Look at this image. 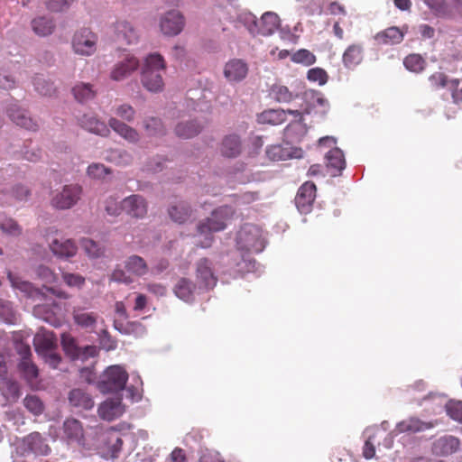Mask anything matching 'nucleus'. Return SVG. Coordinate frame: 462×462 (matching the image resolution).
Listing matches in <instances>:
<instances>
[{
	"label": "nucleus",
	"mask_w": 462,
	"mask_h": 462,
	"mask_svg": "<svg viewBox=\"0 0 462 462\" xmlns=\"http://www.w3.org/2000/svg\"><path fill=\"white\" fill-rule=\"evenodd\" d=\"M140 82L142 87L152 94L164 90L163 75L167 70L166 60L158 52H152L143 58L140 64Z\"/></svg>",
	"instance_id": "obj_1"
},
{
	"label": "nucleus",
	"mask_w": 462,
	"mask_h": 462,
	"mask_svg": "<svg viewBox=\"0 0 462 462\" xmlns=\"http://www.w3.org/2000/svg\"><path fill=\"white\" fill-rule=\"evenodd\" d=\"M233 216L234 210L228 206L214 210L210 217L199 224L196 243L202 248L209 247L213 242L212 233L225 229Z\"/></svg>",
	"instance_id": "obj_2"
},
{
	"label": "nucleus",
	"mask_w": 462,
	"mask_h": 462,
	"mask_svg": "<svg viewBox=\"0 0 462 462\" xmlns=\"http://www.w3.org/2000/svg\"><path fill=\"white\" fill-rule=\"evenodd\" d=\"M239 250L249 253H260L265 245L262 230L254 225L246 224L241 227L236 236Z\"/></svg>",
	"instance_id": "obj_3"
},
{
	"label": "nucleus",
	"mask_w": 462,
	"mask_h": 462,
	"mask_svg": "<svg viewBox=\"0 0 462 462\" xmlns=\"http://www.w3.org/2000/svg\"><path fill=\"white\" fill-rule=\"evenodd\" d=\"M127 380V372L122 366L115 365L107 367L103 372L97 387L103 393L118 392L125 388Z\"/></svg>",
	"instance_id": "obj_4"
},
{
	"label": "nucleus",
	"mask_w": 462,
	"mask_h": 462,
	"mask_svg": "<svg viewBox=\"0 0 462 462\" xmlns=\"http://www.w3.org/2000/svg\"><path fill=\"white\" fill-rule=\"evenodd\" d=\"M83 189L79 184H68L55 189L51 198V205L60 210L73 208L80 200Z\"/></svg>",
	"instance_id": "obj_5"
},
{
	"label": "nucleus",
	"mask_w": 462,
	"mask_h": 462,
	"mask_svg": "<svg viewBox=\"0 0 462 462\" xmlns=\"http://www.w3.org/2000/svg\"><path fill=\"white\" fill-rule=\"evenodd\" d=\"M98 37L91 30L82 28L75 32L71 39V48L75 54L89 57L97 51Z\"/></svg>",
	"instance_id": "obj_6"
},
{
	"label": "nucleus",
	"mask_w": 462,
	"mask_h": 462,
	"mask_svg": "<svg viewBox=\"0 0 462 462\" xmlns=\"http://www.w3.org/2000/svg\"><path fill=\"white\" fill-rule=\"evenodd\" d=\"M140 64L141 61L136 56L126 54L111 67L109 79L115 82L126 80L139 69Z\"/></svg>",
	"instance_id": "obj_7"
},
{
	"label": "nucleus",
	"mask_w": 462,
	"mask_h": 462,
	"mask_svg": "<svg viewBox=\"0 0 462 462\" xmlns=\"http://www.w3.org/2000/svg\"><path fill=\"white\" fill-rule=\"evenodd\" d=\"M62 439L68 444H76L80 447H89L91 442L83 428L81 421L74 418H68L62 426Z\"/></svg>",
	"instance_id": "obj_8"
},
{
	"label": "nucleus",
	"mask_w": 462,
	"mask_h": 462,
	"mask_svg": "<svg viewBox=\"0 0 462 462\" xmlns=\"http://www.w3.org/2000/svg\"><path fill=\"white\" fill-rule=\"evenodd\" d=\"M185 18L177 10H171L162 14L159 18L161 32L167 37L179 35L184 29Z\"/></svg>",
	"instance_id": "obj_9"
},
{
	"label": "nucleus",
	"mask_w": 462,
	"mask_h": 462,
	"mask_svg": "<svg viewBox=\"0 0 462 462\" xmlns=\"http://www.w3.org/2000/svg\"><path fill=\"white\" fill-rule=\"evenodd\" d=\"M115 40L122 45H133L139 42L137 29L127 20L120 19L112 25Z\"/></svg>",
	"instance_id": "obj_10"
},
{
	"label": "nucleus",
	"mask_w": 462,
	"mask_h": 462,
	"mask_svg": "<svg viewBox=\"0 0 462 462\" xmlns=\"http://www.w3.org/2000/svg\"><path fill=\"white\" fill-rule=\"evenodd\" d=\"M423 401H431L433 402L432 412L438 413L439 410L444 405L448 415L454 420L462 422V402L451 400L446 402L443 394H430Z\"/></svg>",
	"instance_id": "obj_11"
},
{
	"label": "nucleus",
	"mask_w": 462,
	"mask_h": 462,
	"mask_svg": "<svg viewBox=\"0 0 462 462\" xmlns=\"http://www.w3.org/2000/svg\"><path fill=\"white\" fill-rule=\"evenodd\" d=\"M304 99L306 101V106L302 110V115H315L324 116L329 110V103L320 92L309 90L304 94Z\"/></svg>",
	"instance_id": "obj_12"
},
{
	"label": "nucleus",
	"mask_w": 462,
	"mask_h": 462,
	"mask_svg": "<svg viewBox=\"0 0 462 462\" xmlns=\"http://www.w3.org/2000/svg\"><path fill=\"white\" fill-rule=\"evenodd\" d=\"M122 206L124 213L132 218L142 219L148 212V203L139 194H133L123 199Z\"/></svg>",
	"instance_id": "obj_13"
},
{
	"label": "nucleus",
	"mask_w": 462,
	"mask_h": 462,
	"mask_svg": "<svg viewBox=\"0 0 462 462\" xmlns=\"http://www.w3.org/2000/svg\"><path fill=\"white\" fill-rule=\"evenodd\" d=\"M9 118L18 126L29 131H37L39 129V122L31 116L29 112L21 107L18 104H12L7 108Z\"/></svg>",
	"instance_id": "obj_14"
},
{
	"label": "nucleus",
	"mask_w": 462,
	"mask_h": 462,
	"mask_svg": "<svg viewBox=\"0 0 462 462\" xmlns=\"http://www.w3.org/2000/svg\"><path fill=\"white\" fill-rule=\"evenodd\" d=\"M125 412L121 397L107 398L97 408L98 416L107 421L120 418Z\"/></svg>",
	"instance_id": "obj_15"
},
{
	"label": "nucleus",
	"mask_w": 462,
	"mask_h": 462,
	"mask_svg": "<svg viewBox=\"0 0 462 462\" xmlns=\"http://www.w3.org/2000/svg\"><path fill=\"white\" fill-rule=\"evenodd\" d=\"M61 345L65 353L72 359H84L97 355L96 346H88L84 348H79L74 337L69 334H62Z\"/></svg>",
	"instance_id": "obj_16"
},
{
	"label": "nucleus",
	"mask_w": 462,
	"mask_h": 462,
	"mask_svg": "<svg viewBox=\"0 0 462 462\" xmlns=\"http://www.w3.org/2000/svg\"><path fill=\"white\" fill-rule=\"evenodd\" d=\"M196 279L199 290H208L217 283V278L208 259H200L196 264Z\"/></svg>",
	"instance_id": "obj_17"
},
{
	"label": "nucleus",
	"mask_w": 462,
	"mask_h": 462,
	"mask_svg": "<svg viewBox=\"0 0 462 462\" xmlns=\"http://www.w3.org/2000/svg\"><path fill=\"white\" fill-rule=\"evenodd\" d=\"M316 197V186L314 183L307 181L303 183L298 190L295 198V203L299 211L307 214L310 211L312 203Z\"/></svg>",
	"instance_id": "obj_18"
},
{
	"label": "nucleus",
	"mask_w": 462,
	"mask_h": 462,
	"mask_svg": "<svg viewBox=\"0 0 462 462\" xmlns=\"http://www.w3.org/2000/svg\"><path fill=\"white\" fill-rule=\"evenodd\" d=\"M460 447V440L452 435H444L437 439L431 447V451L438 457H448L456 453Z\"/></svg>",
	"instance_id": "obj_19"
},
{
	"label": "nucleus",
	"mask_w": 462,
	"mask_h": 462,
	"mask_svg": "<svg viewBox=\"0 0 462 462\" xmlns=\"http://www.w3.org/2000/svg\"><path fill=\"white\" fill-rule=\"evenodd\" d=\"M438 425L437 420L425 421L417 417H410L400 421L395 430L398 433H418L430 430Z\"/></svg>",
	"instance_id": "obj_20"
},
{
	"label": "nucleus",
	"mask_w": 462,
	"mask_h": 462,
	"mask_svg": "<svg viewBox=\"0 0 462 462\" xmlns=\"http://www.w3.org/2000/svg\"><path fill=\"white\" fill-rule=\"evenodd\" d=\"M51 253L60 258L69 259L76 255L78 247L71 239H53L49 243Z\"/></svg>",
	"instance_id": "obj_21"
},
{
	"label": "nucleus",
	"mask_w": 462,
	"mask_h": 462,
	"mask_svg": "<svg viewBox=\"0 0 462 462\" xmlns=\"http://www.w3.org/2000/svg\"><path fill=\"white\" fill-rule=\"evenodd\" d=\"M248 73L247 64L242 60H231L224 68V75L230 82H238L243 80Z\"/></svg>",
	"instance_id": "obj_22"
},
{
	"label": "nucleus",
	"mask_w": 462,
	"mask_h": 462,
	"mask_svg": "<svg viewBox=\"0 0 462 462\" xmlns=\"http://www.w3.org/2000/svg\"><path fill=\"white\" fill-rule=\"evenodd\" d=\"M108 125L114 132L128 143H137L140 141V134L137 130L116 117H111L108 120Z\"/></svg>",
	"instance_id": "obj_23"
},
{
	"label": "nucleus",
	"mask_w": 462,
	"mask_h": 462,
	"mask_svg": "<svg viewBox=\"0 0 462 462\" xmlns=\"http://www.w3.org/2000/svg\"><path fill=\"white\" fill-rule=\"evenodd\" d=\"M61 308L58 304H38L33 308V314L35 317L43 319L44 321L58 326L60 319L58 315L60 313Z\"/></svg>",
	"instance_id": "obj_24"
},
{
	"label": "nucleus",
	"mask_w": 462,
	"mask_h": 462,
	"mask_svg": "<svg viewBox=\"0 0 462 462\" xmlns=\"http://www.w3.org/2000/svg\"><path fill=\"white\" fill-rule=\"evenodd\" d=\"M293 117L295 120L288 125L284 132V136L290 143L301 141L307 134V126L302 122V113L300 111V116H293Z\"/></svg>",
	"instance_id": "obj_25"
},
{
	"label": "nucleus",
	"mask_w": 462,
	"mask_h": 462,
	"mask_svg": "<svg viewBox=\"0 0 462 462\" xmlns=\"http://www.w3.org/2000/svg\"><path fill=\"white\" fill-rule=\"evenodd\" d=\"M80 125L87 131L101 136H107L110 133L108 126L96 116L86 114L79 119Z\"/></svg>",
	"instance_id": "obj_26"
},
{
	"label": "nucleus",
	"mask_w": 462,
	"mask_h": 462,
	"mask_svg": "<svg viewBox=\"0 0 462 462\" xmlns=\"http://www.w3.org/2000/svg\"><path fill=\"white\" fill-rule=\"evenodd\" d=\"M287 115L300 116L299 110L271 109L263 112L259 116V121L263 124L280 125L286 120Z\"/></svg>",
	"instance_id": "obj_27"
},
{
	"label": "nucleus",
	"mask_w": 462,
	"mask_h": 462,
	"mask_svg": "<svg viewBox=\"0 0 462 462\" xmlns=\"http://www.w3.org/2000/svg\"><path fill=\"white\" fill-rule=\"evenodd\" d=\"M280 26V18L273 12L264 13L258 21L257 35H272Z\"/></svg>",
	"instance_id": "obj_28"
},
{
	"label": "nucleus",
	"mask_w": 462,
	"mask_h": 462,
	"mask_svg": "<svg viewBox=\"0 0 462 462\" xmlns=\"http://www.w3.org/2000/svg\"><path fill=\"white\" fill-rule=\"evenodd\" d=\"M33 344L39 354L52 350L56 344V338L51 331L40 329L33 338Z\"/></svg>",
	"instance_id": "obj_29"
},
{
	"label": "nucleus",
	"mask_w": 462,
	"mask_h": 462,
	"mask_svg": "<svg viewBox=\"0 0 462 462\" xmlns=\"http://www.w3.org/2000/svg\"><path fill=\"white\" fill-rule=\"evenodd\" d=\"M203 128V125L197 120L181 121L175 126L177 136L189 139L198 135Z\"/></svg>",
	"instance_id": "obj_30"
},
{
	"label": "nucleus",
	"mask_w": 462,
	"mask_h": 462,
	"mask_svg": "<svg viewBox=\"0 0 462 462\" xmlns=\"http://www.w3.org/2000/svg\"><path fill=\"white\" fill-rule=\"evenodd\" d=\"M103 441L104 455L107 457H116L122 447V439L118 434L114 431L106 432L103 436Z\"/></svg>",
	"instance_id": "obj_31"
},
{
	"label": "nucleus",
	"mask_w": 462,
	"mask_h": 462,
	"mask_svg": "<svg viewBox=\"0 0 462 462\" xmlns=\"http://www.w3.org/2000/svg\"><path fill=\"white\" fill-rule=\"evenodd\" d=\"M364 48L360 44L349 45L343 53L342 60L347 69H353L361 63Z\"/></svg>",
	"instance_id": "obj_32"
},
{
	"label": "nucleus",
	"mask_w": 462,
	"mask_h": 462,
	"mask_svg": "<svg viewBox=\"0 0 462 462\" xmlns=\"http://www.w3.org/2000/svg\"><path fill=\"white\" fill-rule=\"evenodd\" d=\"M31 27L36 35L40 37H46L52 34L55 30V23L51 18L38 16L32 20Z\"/></svg>",
	"instance_id": "obj_33"
},
{
	"label": "nucleus",
	"mask_w": 462,
	"mask_h": 462,
	"mask_svg": "<svg viewBox=\"0 0 462 462\" xmlns=\"http://www.w3.org/2000/svg\"><path fill=\"white\" fill-rule=\"evenodd\" d=\"M69 403L77 408L90 410L94 406L91 396L81 389H73L69 395Z\"/></svg>",
	"instance_id": "obj_34"
},
{
	"label": "nucleus",
	"mask_w": 462,
	"mask_h": 462,
	"mask_svg": "<svg viewBox=\"0 0 462 462\" xmlns=\"http://www.w3.org/2000/svg\"><path fill=\"white\" fill-rule=\"evenodd\" d=\"M197 287L192 284V282L186 278H181L178 281L174 287L175 295L184 300V301H191L194 299V295L196 293Z\"/></svg>",
	"instance_id": "obj_35"
},
{
	"label": "nucleus",
	"mask_w": 462,
	"mask_h": 462,
	"mask_svg": "<svg viewBox=\"0 0 462 462\" xmlns=\"http://www.w3.org/2000/svg\"><path fill=\"white\" fill-rule=\"evenodd\" d=\"M403 32L398 27H390L378 32L374 40L378 44H397L403 39Z\"/></svg>",
	"instance_id": "obj_36"
},
{
	"label": "nucleus",
	"mask_w": 462,
	"mask_h": 462,
	"mask_svg": "<svg viewBox=\"0 0 462 462\" xmlns=\"http://www.w3.org/2000/svg\"><path fill=\"white\" fill-rule=\"evenodd\" d=\"M327 167L332 171V174L336 175L345 168V158L343 152L334 147L326 154Z\"/></svg>",
	"instance_id": "obj_37"
},
{
	"label": "nucleus",
	"mask_w": 462,
	"mask_h": 462,
	"mask_svg": "<svg viewBox=\"0 0 462 462\" xmlns=\"http://www.w3.org/2000/svg\"><path fill=\"white\" fill-rule=\"evenodd\" d=\"M104 158L106 161L118 166H127L133 161L131 153L124 149H110L106 152Z\"/></svg>",
	"instance_id": "obj_38"
},
{
	"label": "nucleus",
	"mask_w": 462,
	"mask_h": 462,
	"mask_svg": "<svg viewBox=\"0 0 462 462\" xmlns=\"http://www.w3.org/2000/svg\"><path fill=\"white\" fill-rule=\"evenodd\" d=\"M126 271L135 276H143L148 273V265L146 262L138 255L129 256L125 263Z\"/></svg>",
	"instance_id": "obj_39"
},
{
	"label": "nucleus",
	"mask_w": 462,
	"mask_h": 462,
	"mask_svg": "<svg viewBox=\"0 0 462 462\" xmlns=\"http://www.w3.org/2000/svg\"><path fill=\"white\" fill-rule=\"evenodd\" d=\"M191 208L186 202H179L169 208L170 217L176 223H184L191 216Z\"/></svg>",
	"instance_id": "obj_40"
},
{
	"label": "nucleus",
	"mask_w": 462,
	"mask_h": 462,
	"mask_svg": "<svg viewBox=\"0 0 462 462\" xmlns=\"http://www.w3.org/2000/svg\"><path fill=\"white\" fill-rule=\"evenodd\" d=\"M72 94L77 101L85 103L95 97L96 91L91 84L79 82L73 87Z\"/></svg>",
	"instance_id": "obj_41"
},
{
	"label": "nucleus",
	"mask_w": 462,
	"mask_h": 462,
	"mask_svg": "<svg viewBox=\"0 0 462 462\" xmlns=\"http://www.w3.org/2000/svg\"><path fill=\"white\" fill-rule=\"evenodd\" d=\"M241 152V141L237 135L226 136L221 145V152L226 157H236Z\"/></svg>",
	"instance_id": "obj_42"
},
{
	"label": "nucleus",
	"mask_w": 462,
	"mask_h": 462,
	"mask_svg": "<svg viewBox=\"0 0 462 462\" xmlns=\"http://www.w3.org/2000/svg\"><path fill=\"white\" fill-rule=\"evenodd\" d=\"M80 245L82 250L90 259H99L106 256L105 246L96 243L91 239H81Z\"/></svg>",
	"instance_id": "obj_43"
},
{
	"label": "nucleus",
	"mask_w": 462,
	"mask_h": 462,
	"mask_svg": "<svg viewBox=\"0 0 462 462\" xmlns=\"http://www.w3.org/2000/svg\"><path fill=\"white\" fill-rule=\"evenodd\" d=\"M24 442L37 455H47L50 451V448L38 432H33L27 436Z\"/></svg>",
	"instance_id": "obj_44"
},
{
	"label": "nucleus",
	"mask_w": 462,
	"mask_h": 462,
	"mask_svg": "<svg viewBox=\"0 0 462 462\" xmlns=\"http://www.w3.org/2000/svg\"><path fill=\"white\" fill-rule=\"evenodd\" d=\"M0 230L6 236L17 237L22 235L23 228L14 219L0 217Z\"/></svg>",
	"instance_id": "obj_45"
},
{
	"label": "nucleus",
	"mask_w": 462,
	"mask_h": 462,
	"mask_svg": "<svg viewBox=\"0 0 462 462\" xmlns=\"http://www.w3.org/2000/svg\"><path fill=\"white\" fill-rule=\"evenodd\" d=\"M73 318L79 326L86 328H94L97 322V315L95 313L87 312L80 309L74 310Z\"/></svg>",
	"instance_id": "obj_46"
},
{
	"label": "nucleus",
	"mask_w": 462,
	"mask_h": 462,
	"mask_svg": "<svg viewBox=\"0 0 462 462\" xmlns=\"http://www.w3.org/2000/svg\"><path fill=\"white\" fill-rule=\"evenodd\" d=\"M110 168L99 162H93L87 168L86 173L88 178L95 180H103L105 178L111 174Z\"/></svg>",
	"instance_id": "obj_47"
},
{
	"label": "nucleus",
	"mask_w": 462,
	"mask_h": 462,
	"mask_svg": "<svg viewBox=\"0 0 462 462\" xmlns=\"http://www.w3.org/2000/svg\"><path fill=\"white\" fill-rule=\"evenodd\" d=\"M271 95L276 101L282 103H289L296 97L287 87L279 84L272 87Z\"/></svg>",
	"instance_id": "obj_48"
},
{
	"label": "nucleus",
	"mask_w": 462,
	"mask_h": 462,
	"mask_svg": "<svg viewBox=\"0 0 462 462\" xmlns=\"http://www.w3.org/2000/svg\"><path fill=\"white\" fill-rule=\"evenodd\" d=\"M143 128L150 136L162 135L165 133L162 121L156 117H148L143 120Z\"/></svg>",
	"instance_id": "obj_49"
},
{
	"label": "nucleus",
	"mask_w": 462,
	"mask_h": 462,
	"mask_svg": "<svg viewBox=\"0 0 462 462\" xmlns=\"http://www.w3.org/2000/svg\"><path fill=\"white\" fill-rule=\"evenodd\" d=\"M376 429L370 428L366 429L365 434L367 436V439L365 441V445L363 447V456L366 459H371L375 455V447H374V439L376 435Z\"/></svg>",
	"instance_id": "obj_50"
},
{
	"label": "nucleus",
	"mask_w": 462,
	"mask_h": 462,
	"mask_svg": "<svg viewBox=\"0 0 462 462\" xmlns=\"http://www.w3.org/2000/svg\"><path fill=\"white\" fill-rule=\"evenodd\" d=\"M33 85L35 90L42 96H51L55 92L53 82L44 77H36Z\"/></svg>",
	"instance_id": "obj_51"
},
{
	"label": "nucleus",
	"mask_w": 462,
	"mask_h": 462,
	"mask_svg": "<svg viewBox=\"0 0 462 462\" xmlns=\"http://www.w3.org/2000/svg\"><path fill=\"white\" fill-rule=\"evenodd\" d=\"M403 64L408 70L416 73L422 71L425 67L424 60L418 54H411L407 56L403 60Z\"/></svg>",
	"instance_id": "obj_52"
},
{
	"label": "nucleus",
	"mask_w": 462,
	"mask_h": 462,
	"mask_svg": "<svg viewBox=\"0 0 462 462\" xmlns=\"http://www.w3.org/2000/svg\"><path fill=\"white\" fill-rule=\"evenodd\" d=\"M291 60L295 63L310 66L315 63L316 57L310 51L306 49H300L292 54Z\"/></svg>",
	"instance_id": "obj_53"
},
{
	"label": "nucleus",
	"mask_w": 462,
	"mask_h": 462,
	"mask_svg": "<svg viewBox=\"0 0 462 462\" xmlns=\"http://www.w3.org/2000/svg\"><path fill=\"white\" fill-rule=\"evenodd\" d=\"M123 199L118 201L115 197L109 196L105 201V210L109 216L117 217L124 213Z\"/></svg>",
	"instance_id": "obj_54"
},
{
	"label": "nucleus",
	"mask_w": 462,
	"mask_h": 462,
	"mask_svg": "<svg viewBox=\"0 0 462 462\" xmlns=\"http://www.w3.org/2000/svg\"><path fill=\"white\" fill-rule=\"evenodd\" d=\"M307 79L313 83H318L319 86H323L328 82V75L325 69L321 68L310 69L307 73Z\"/></svg>",
	"instance_id": "obj_55"
},
{
	"label": "nucleus",
	"mask_w": 462,
	"mask_h": 462,
	"mask_svg": "<svg viewBox=\"0 0 462 462\" xmlns=\"http://www.w3.org/2000/svg\"><path fill=\"white\" fill-rule=\"evenodd\" d=\"M74 0H45L44 5L51 13L65 12L69 8Z\"/></svg>",
	"instance_id": "obj_56"
},
{
	"label": "nucleus",
	"mask_w": 462,
	"mask_h": 462,
	"mask_svg": "<svg viewBox=\"0 0 462 462\" xmlns=\"http://www.w3.org/2000/svg\"><path fill=\"white\" fill-rule=\"evenodd\" d=\"M19 367L25 379L29 382H32L38 375V369L26 357H24L23 360L20 363Z\"/></svg>",
	"instance_id": "obj_57"
},
{
	"label": "nucleus",
	"mask_w": 462,
	"mask_h": 462,
	"mask_svg": "<svg viewBox=\"0 0 462 462\" xmlns=\"http://www.w3.org/2000/svg\"><path fill=\"white\" fill-rule=\"evenodd\" d=\"M36 274L47 284H53L58 281V277L53 271L45 265H39L36 269Z\"/></svg>",
	"instance_id": "obj_58"
},
{
	"label": "nucleus",
	"mask_w": 462,
	"mask_h": 462,
	"mask_svg": "<svg viewBox=\"0 0 462 462\" xmlns=\"http://www.w3.org/2000/svg\"><path fill=\"white\" fill-rule=\"evenodd\" d=\"M114 113L116 116L127 122H132L135 116V110L128 104H122L115 107Z\"/></svg>",
	"instance_id": "obj_59"
},
{
	"label": "nucleus",
	"mask_w": 462,
	"mask_h": 462,
	"mask_svg": "<svg viewBox=\"0 0 462 462\" xmlns=\"http://www.w3.org/2000/svg\"><path fill=\"white\" fill-rule=\"evenodd\" d=\"M24 405L28 411L32 413L38 415L41 414L43 411V404L41 400L36 396H27L24 399Z\"/></svg>",
	"instance_id": "obj_60"
},
{
	"label": "nucleus",
	"mask_w": 462,
	"mask_h": 462,
	"mask_svg": "<svg viewBox=\"0 0 462 462\" xmlns=\"http://www.w3.org/2000/svg\"><path fill=\"white\" fill-rule=\"evenodd\" d=\"M240 20L247 27L249 32L253 35H257L258 21L256 17L251 13H244L240 14Z\"/></svg>",
	"instance_id": "obj_61"
},
{
	"label": "nucleus",
	"mask_w": 462,
	"mask_h": 462,
	"mask_svg": "<svg viewBox=\"0 0 462 462\" xmlns=\"http://www.w3.org/2000/svg\"><path fill=\"white\" fill-rule=\"evenodd\" d=\"M5 372H6L5 365L4 363H2V361H0V378H3L1 388L4 389V387L5 385L6 386L9 385V390H10L9 395L12 398H17L19 395L18 385H17V383L6 381L4 378Z\"/></svg>",
	"instance_id": "obj_62"
},
{
	"label": "nucleus",
	"mask_w": 462,
	"mask_h": 462,
	"mask_svg": "<svg viewBox=\"0 0 462 462\" xmlns=\"http://www.w3.org/2000/svg\"><path fill=\"white\" fill-rule=\"evenodd\" d=\"M62 279L69 287L81 288L85 283V278L79 274L63 273Z\"/></svg>",
	"instance_id": "obj_63"
},
{
	"label": "nucleus",
	"mask_w": 462,
	"mask_h": 462,
	"mask_svg": "<svg viewBox=\"0 0 462 462\" xmlns=\"http://www.w3.org/2000/svg\"><path fill=\"white\" fill-rule=\"evenodd\" d=\"M448 89L452 92V97L456 103L462 101V80H449Z\"/></svg>",
	"instance_id": "obj_64"
}]
</instances>
